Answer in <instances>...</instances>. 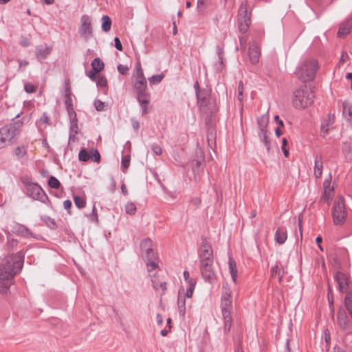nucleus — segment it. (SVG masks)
Returning <instances> with one entry per match:
<instances>
[{
    "mask_svg": "<svg viewBox=\"0 0 352 352\" xmlns=\"http://www.w3.org/2000/svg\"><path fill=\"white\" fill-rule=\"evenodd\" d=\"M27 194L35 200H38L43 204L50 201L49 197L42 188L37 184L29 183L26 185Z\"/></svg>",
    "mask_w": 352,
    "mask_h": 352,
    "instance_id": "obj_7",
    "label": "nucleus"
},
{
    "mask_svg": "<svg viewBox=\"0 0 352 352\" xmlns=\"http://www.w3.org/2000/svg\"><path fill=\"white\" fill-rule=\"evenodd\" d=\"M138 100L142 110H147L148 104L151 100V95L146 91L137 93Z\"/></svg>",
    "mask_w": 352,
    "mask_h": 352,
    "instance_id": "obj_20",
    "label": "nucleus"
},
{
    "mask_svg": "<svg viewBox=\"0 0 352 352\" xmlns=\"http://www.w3.org/2000/svg\"><path fill=\"white\" fill-rule=\"evenodd\" d=\"M199 260H212L213 259V250H199L198 252Z\"/></svg>",
    "mask_w": 352,
    "mask_h": 352,
    "instance_id": "obj_36",
    "label": "nucleus"
},
{
    "mask_svg": "<svg viewBox=\"0 0 352 352\" xmlns=\"http://www.w3.org/2000/svg\"><path fill=\"white\" fill-rule=\"evenodd\" d=\"M132 127L135 131H138L140 129V122L135 118H132L131 119Z\"/></svg>",
    "mask_w": 352,
    "mask_h": 352,
    "instance_id": "obj_64",
    "label": "nucleus"
},
{
    "mask_svg": "<svg viewBox=\"0 0 352 352\" xmlns=\"http://www.w3.org/2000/svg\"><path fill=\"white\" fill-rule=\"evenodd\" d=\"M94 106L96 108V110H102L105 108H107V105L105 104V102H102L100 100H96L94 101Z\"/></svg>",
    "mask_w": 352,
    "mask_h": 352,
    "instance_id": "obj_50",
    "label": "nucleus"
},
{
    "mask_svg": "<svg viewBox=\"0 0 352 352\" xmlns=\"http://www.w3.org/2000/svg\"><path fill=\"white\" fill-rule=\"evenodd\" d=\"M12 232L23 236H32V234L30 230L27 227L21 224H16Z\"/></svg>",
    "mask_w": 352,
    "mask_h": 352,
    "instance_id": "obj_30",
    "label": "nucleus"
},
{
    "mask_svg": "<svg viewBox=\"0 0 352 352\" xmlns=\"http://www.w3.org/2000/svg\"><path fill=\"white\" fill-rule=\"evenodd\" d=\"M137 78H145L140 62L137 63Z\"/></svg>",
    "mask_w": 352,
    "mask_h": 352,
    "instance_id": "obj_58",
    "label": "nucleus"
},
{
    "mask_svg": "<svg viewBox=\"0 0 352 352\" xmlns=\"http://www.w3.org/2000/svg\"><path fill=\"white\" fill-rule=\"evenodd\" d=\"M232 300L231 292L229 289H226V291L223 292L221 296V300Z\"/></svg>",
    "mask_w": 352,
    "mask_h": 352,
    "instance_id": "obj_57",
    "label": "nucleus"
},
{
    "mask_svg": "<svg viewBox=\"0 0 352 352\" xmlns=\"http://www.w3.org/2000/svg\"><path fill=\"white\" fill-rule=\"evenodd\" d=\"M323 170V160L321 155H316L314 160V176L318 179L321 177Z\"/></svg>",
    "mask_w": 352,
    "mask_h": 352,
    "instance_id": "obj_25",
    "label": "nucleus"
},
{
    "mask_svg": "<svg viewBox=\"0 0 352 352\" xmlns=\"http://www.w3.org/2000/svg\"><path fill=\"white\" fill-rule=\"evenodd\" d=\"M48 185L50 188L58 189L60 187V183L54 176H50L48 179Z\"/></svg>",
    "mask_w": 352,
    "mask_h": 352,
    "instance_id": "obj_41",
    "label": "nucleus"
},
{
    "mask_svg": "<svg viewBox=\"0 0 352 352\" xmlns=\"http://www.w3.org/2000/svg\"><path fill=\"white\" fill-rule=\"evenodd\" d=\"M352 29V16L343 21L339 28L338 36L342 37L348 34Z\"/></svg>",
    "mask_w": 352,
    "mask_h": 352,
    "instance_id": "obj_19",
    "label": "nucleus"
},
{
    "mask_svg": "<svg viewBox=\"0 0 352 352\" xmlns=\"http://www.w3.org/2000/svg\"><path fill=\"white\" fill-rule=\"evenodd\" d=\"M90 159L94 162H99L100 161V155L97 149L90 150Z\"/></svg>",
    "mask_w": 352,
    "mask_h": 352,
    "instance_id": "obj_48",
    "label": "nucleus"
},
{
    "mask_svg": "<svg viewBox=\"0 0 352 352\" xmlns=\"http://www.w3.org/2000/svg\"><path fill=\"white\" fill-rule=\"evenodd\" d=\"M205 162V157L204 151L201 148H197L195 151V158L192 161L193 163V172L195 175H199L203 170V164Z\"/></svg>",
    "mask_w": 352,
    "mask_h": 352,
    "instance_id": "obj_16",
    "label": "nucleus"
},
{
    "mask_svg": "<svg viewBox=\"0 0 352 352\" xmlns=\"http://www.w3.org/2000/svg\"><path fill=\"white\" fill-rule=\"evenodd\" d=\"M111 20L107 15H104L102 17V29L104 32H107L111 30Z\"/></svg>",
    "mask_w": 352,
    "mask_h": 352,
    "instance_id": "obj_38",
    "label": "nucleus"
},
{
    "mask_svg": "<svg viewBox=\"0 0 352 352\" xmlns=\"http://www.w3.org/2000/svg\"><path fill=\"white\" fill-rule=\"evenodd\" d=\"M75 99V96L72 94L69 80L66 79L65 80L64 89V103L66 110H74V100Z\"/></svg>",
    "mask_w": 352,
    "mask_h": 352,
    "instance_id": "obj_15",
    "label": "nucleus"
},
{
    "mask_svg": "<svg viewBox=\"0 0 352 352\" xmlns=\"http://www.w3.org/2000/svg\"><path fill=\"white\" fill-rule=\"evenodd\" d=\"M151 276H153L151 279L152 285L155 291L159 290L160 289H162V296L165 294V292L167 289V283L164 280H160L158 277L155 276V274L151 275Z\"/></svg>",
    "mask_w": 352,
    "mask_h": 352,
    "instance_id": "obj_22",
    "label": "nucleus"
},
{
    "mask_svg": "<svg viewBox=\"0 0 352 352\" xmlns=\"http://www.w3.org/2000/svg\"><path fill=\"white\" fill-rule=\"evenodd\" d=\"M15 153L19 157H23L25 154V148L23 146H22V147L18 146L15 150Z\"/></svg>",
    "mask_w": 352,
    "mask_h": 352,
    "instance_id": "obj_60",
    "label": "nucleus"
},
{
    "mask_svg": "<svg viewBox=\"0 0 352 352\" xmlns=\"http://www.w3.org/2000/svg\"><path fill=\"white\" fill-rule=\"evenodd\" d=\"M78 159L82 162H87L90 159V153H89L85 148L81 149L78 154Z\"/></svg>",
    "mask_w": 352,
    "mask_h": 352,
    "instance_id": "obj_44",
    "label": "nucleus"
},
{
    "mask_svg": "<svg viewBox=\"0 0 352 352\" xmlns=\"http://www.w3.org/2000/svg\"><path fill=\"white\" fill-rule=\"evenodd\" d=\"M69 118L70 120L69 131L75 133L78 132V118L76 111H68Z\"/></svg>",
    "mask_w": 352,
    "mask_h": 352,
    "instance_id": "obj_28",
    "label": "nucleus"
},
{
    "mask_svg": "<svg viewBox=\"0 0 352 352\" xmlns=\"http://www.w3.org/2000/svg\"><path fill=\"white\" fill-rule=\"evenodd\" d=\"M334 123V113H329L325 116L322 117L321 120L320 135L324 138L329 133V130L335 128Z\"/></svg>",
    "mask_w": 352,
    "mask_h": 352,
    "instance_id": "obj_12",
    "label": "nucleus"
},
{
    "mask_svg": "<svg viewBox=\"0 0 352 352\" xmlns=\"http://www.w3.org/2000/svg\"><path fill=\"white\" fill-rule=\"evenodd\" d=\"M270 133L268 131L258 132V137L261 142L263 144L268 153L270 152L272 147L271 140L269 137Z\"/></svg>",
    "mask_w": 352,
    "mask_h": 352,
    "instance_id": "obj_24",
    "label": "nucleus"
},
{
    "mask_svg": "<svg viewBox=\"0 0 352 352\" xmlns=\"http://www.w3.org/2000/svg\"><path fill=\"white\" fill-rule=\"evenodd\" d=\"M342 149L346 157L352 160V144L349 142H344L342 144Z\"/></svg>",
    "mask_w": 352,
    "mask_h": 352,
    "instance_id": "obj_35",
    "label": "nucleus"
},
{
    "mask_svg": "<svg viewBox=\"0 0 352 352\" xmlns=\"http://www.w3.org/2000/svg\"><path fill=\"white\" fill-rule=\"evenodd\" d=\"M221 308L224 320L223 331L225 333H228L230 331L232 326L231 312L232 310V301L228 300H221Z\"/></svg>",
    "mask_w": 352,
    "mask_h": 352,
    "instance_id": "obj_8",
    "label": "nucleus"
},
{
    "mask_svg": "<svg viewBox=\"0 0 352 352\" xmlns=\"http://www.w3.org/2000/svg\"><path fill=\"white\" fill-rule=\"evenodd\" d=\"M331 181L326 179L323 183L324 192L322 199L328 204L330 202L333 192V188L330 186Z\"/></svg>",
    "mask_w": 352,
    "mask_h": 352,
    "instance_id": "obj_21",
    "label": "nucleus"
},
{
    "mask_svg": "<svg viewBox=\"0 0 352 352\" xmlns=\"http://www.w3.org/2000/svg\"><path fill=\"white\" fill-rule=\"evenodd\" d=\"M91 68L95 72H100L102 70L104 69V63L100 60V58H95L91 63Z\"/></svg>",
    "mask_w": 352,
    "mask_h": 352,
    "instance_id": "obj_34",
    "label": "nucleus"
},
{
    "mask_svg": "<svg viewBox=\"0 0 352 352\" xmlns=\"http://www.w3.org/2000/svg\"><path fill=\"white\" fill-rule=\"evenodd\" d=\"M78 32L84 40L88 41L91 38L93 32L89 16L84 14L81 16Z\"/></svg>",
    "mask_w": 352,
    "mask_h": 352,
    "instance_id": "obj_11",
    "label": "nucleus"
},
{
    "mask_svg": "<svg viewBox=\"0 0 352 352\" xmlns=\"http://www.w3.org/2000/svg\"><path fill=\"white\" fill-rule=\"evenodd\" d=\"M96 82L97 86L100 87H106L107 85V80L104 76L100 74H98Z\"/></svg>",
    "mask_w": 352,
    "mask_h": 352,
    "instance_id": "obj_46",
    "label": "nucleus"
},
{
    "mask_svg": "<svg viewBox=\"0 0 352 352\" xmlns=\"http://www.w3.org/2000/svg\"><path fill=\"white\" fill-rule=\"evenodd\" d=\"M342 116L346 118V121L351 124L352 123V111H342Z\"/></svg>",
    "mask_w": 352,
    "mask_h": 352,
    "instance_id": "obj_59",
    "label": "nucleus"
},
{
    "mask_svg": "<svg viewBox=\"0 0 352 352\" xmlns=\"http://www.w3.org/2000/svg\"><path fill=\"white\" fill-rule=\"evenodd\" d=\"M338 324L343 331L351 330V322L344 310L340 309L337 314Z\"/></svg>",
    "mask_w": 352,
    "mask_h": 352,
    "instance_id": "obj_18",
    "label": "nucleus"
},
{
    "mask_svg": "<svg viewBox=\"0 0 352 352\" xmlns=\"http://www.w3.org/2000/svg\"><path fill=\"white\" fill-rule=\"evenodd\" d=\"M270 273L272 278H275L277 275L279 283L282 282V279L285 274L284 269L280 268L277 265H276L271 267Z\"/></svg>",
    "mask_w": 352,
    "mask_h": 352,
    "instance_id": "obj_32",
    "label": "nucleus"
},
{
    "mask_svg": "<svg viewBox=\"0 0 352 352\" xmlns=\"http://www.w3.org/2000/svg\"><path fill=\"white\" fill-rule=\"evenodd\" d=\"M335 279L338 285V289L341 293L349 292L350 279L346 274L338 271L335 275Z\"/></svg>",
    "mask_w": 352,
    "mask_h": 352,
    "instance_id": "obj_14",
    "label": "nucleus"
},
{
    "mask_svg": "<svg viewBox=\"0 0 352 352\" xmlns=\"http://www.w3.org/2000/svg\"><path fill=\"white\" fill-rule=\"evenodd\" d=\"M243 89H244L243 83L242 81H240L239 82V85H238V94H237V98L240 102H241L243 100Z\"/></svg>",
    "mask_w": 352,
    "mask_h": 352,
    "instance_id": "obj_51",
    "label": "nucleus"
},
{
    "mask_svg": "<svg viewBox=\"0 0 352 352\" xmlns=\"http://www.w3.org/2000/svg\"><path fill=\"white\" fill-rule=\"evenodd\" d=\"M212 250L211 244L206 238H201V243L199 250Z\"/></svg>",
    "mask_w": 352,
    "mask_h": 352,
    "instance_id": "obj_47",
    "label": "nucleus"
},
{
    "mask_svg": "<svg viewBox=\"0 0 352 352\" xmlns=\"http://www.w3.org/2000/svg\"><path fill=\"white\" fill-rule=\"evenodd\" d=\"M25 254L22 251L6 256L0 263V279H12L23 265Z\"/></svg>",
    "mask_w": 352,
    "mask_h": 352,
    "instance_id": "obj_1",
    "label": "nucleus"
},
{
    "mask_svg": "<svg viewBox=\"0 0 352 352\" xmlns=\"http://www.w3.org/2000/svg\"><path fill=\"white\" fill-rule=\"evenodd\" d=\"M142 256L143 259L146 263V266L148 268V272L149 273L151 272L153 270H155L158 267V257L156 256L153 250H148L142 253Z\"/></svg>",
    "mask_w": 352,
    "mask_h": 352,
    "instance_id": "obj_13",
    "label": "nucleus"
},
{
    "mask_svg": "<svg viewBox=\"0 0 352 352\" xmlns=\"http://www.w3.org/2000/svg\"><path fill=\"white\" fill-rule=\"evenodd\" d=\"M217 54L219 56V60L220 65L223 67V50L221 47L217 46Z\"/></svg>",
    "mask_w": 352,
    "mask_h": 352,
    "instance_id": "obj_56",
    "label": "nucleus"
},
{
    "mask_svg": "<svg viewBox=\"0 0 352 352\" xmlns=\"http://www.w3.org/2000/svg\"><path fill=\"white\" fill-rule=\"evenodd\" d=\"M333 221L335 225L343 224L346 220V211L345 210L344 200L342 197L334 202L332 208Z\"/></svg>",
    "mask_w": 352,
    "mask_h": 352,
    "instance_id": "obj_5",
    "label": "nucleus"
},
{
    "mask_svg": "<svg viewBox=\"0 0 352 352\" xmlns=\"http://www.w3.org/2000/svg\"><path fill=\"white\" fill-rule=\"evenodd\" d=\"M23 122L17 120L14 123L7 124L0 129V148L10 144L19 135Z\"/></svg>",
    "mask_w": 352,
    "mask_h": 352,
    "instance_id": "obj_4",
    "label": "nucleus"
},
{
    "mask_svg": "<svg viewBox=\"0 0 352 352\" xmlns=\"http://www.w3.org/2000/svg\"><path fill=\"white\" fill-rule=\"evenodd\" d=\"M261 52L260 48L256 41L250 43L248 49V56L252 64L256 65L259 61Z\"/></svg>",
    "mask_w": 352,
    "mask_h": 352,
    "instance_id": "obj_17",
    "label": "nucleus"
},
{
    "mask_svg": "<svg viewBox=\"0 0 352 352\" xmlns=\"http://www.w3.org/2000/svg\"><path fill=\"white\" fill-rule=\"evenodd\" d=\"M39 122L43 123V124H47V125H50L51 124V123H50V118L47 116V114L46 113H43V114L42 115V116L39 119Z\"/></svg>",
    "mask_w": 352,
    "mask_h": 352,
    "instance_id": "obj_55",
    "label": "nucleus"
},
{
    "mask_svg": "<svg viewBox=\"0 0 352 352\" xmlns=\"http://www.w3.org/2000/svg\"><path fill=\"white\" fill-rule=\"evenodd\" d=\"M197 104L200 109H207L210 110L214 107V100L211 98L210 91L204 89L203 91H199L197 93Z\"/></svg>",
    "mask_w": 352,
    "mask_h": 352,
    "instance_id": "obj_9",
    "label": "nucleus"
},
{
    "mask_svg": "<svg viewBox=\"0 0 352 352\" xmlns=\"http://www.w3.org/2000/svg\"><path fill=\"white\" fill-rule=\"evenodd\" d=\"M11 279H0V293L6 294L11 285Z\"/></svg>",
    "mask_w": 352,
    "mask_h": 352,
    "instance_id": "obj_37",
    "label": "nucleus"
},
{
    "mask_svg": "<svg viewBox=\"0 0 352 352\" xmlns=\"http://www.w3.org/2000/svg\"><path fill=\"white\" fill-rule=\"evenodd\" d=\"M133 86L137 93L146 91L147 88L146 78H136Z\"/></svg>",
    "mask_w": 352,
    "mask_h": 352,
    "instance_id": "obj_29",
    "label": "nucleus"
},
{
    "mask_svg": "<svg viewBox=\"0 0 352 352\" xmlns=\"http://www.w3.org/2000/svg\"><path fill=\"white\" fill-rule=\"evenodd\" d=\"M287 143H288V142H287V140L286 138H283L282 140L281 149H282L283 153L284 154V156L285 157H289V150L286 148V146H287Z\"/></svg>",
    "mask_w": 352,
    "mask_h": 352,
    "instance_id": "obj_52",
    "label": "nucleus"
},
{
    "mask_svg": "<svg viewBox=\"0 0 352 352\" xmlns=\"http://www.w3.org/2000/svg\"><path fill=\"white\" fill-rule=\"evenodd\" d=\"M130 160L131 157L129 155L122 156V166L124 168V170L127 169L130 166Z\"/></svg>",
    "mask_w": 352,
    "mask_h": 352,
    "instance_id": "obj_49",
    "label": "nucleus"
},
{
    "mask_svg": "<svg viewBox=\"0 0 352 352\" xmlns=\"http://www.w3.org/2000/svg\"><path fill=\"white\" fill-rule=\"evenodd\" d=\"M72 201L69 199L63 201V206L65 210L67 211V214H71L72 212L70 211V208L72 207Z\"/></svg>",
    "mask_w": 352,
    "mask_h": 352,
    "instance_id": "obj_62",
    "label": "nucleus"
},
{
    "mask_svg": "<svg viewBox=\"0 0 352 352\" xmlns=\"http://www.w3.org/2000/svg\"><path fill=\"white\" fill-rule=\"evenodd\" d=\"M250 24V16L248 14L246 3H242L239 10L238 28L241 33H245Z\"/></svg>",
    "mask_w": 352,
    "mask_h": 352,
    "instance_id": "obj_10",
    "label": "nucleus"
},
{
    "mask_svg": "<svg viewBox=\"0 0 352 352\" xmlns=\"http://www.w3.org/2000/svg\"><path fill=\"white\" fill-rule=\"evenodd\" d=\"M24 89L27 93H34L36 89V87L30 82H27L25 84Z\"/></svg>",
    "mask_w": 352,
    "mask_h": 352,
    "instance_id": "obj_54",
    "label": "nucleus"
},
{
    "mask_svg": "<svg viewBox=\"0 0 352 352\" xmlns=\"http://www.w3.org/2000/svg\"><path fill=\"white\" fill-rule=\"evenodd\" d=\"M51 50L52 48L46 45L38 46L36 50L37 59L41 62L51 53Z\"/></svg>",
    "mask_w": 352,
    "mask_h": 352,
    "instance_id": "obj_23",
    "label": "nucleus"
},
{
    "mask_svg": "<svg viewBox=\"0 0 352 352\" xmlns=\"http://www.w3.org/2000/svg\"><path fill=\"white\" fill-rule=\"evenodd\" d=\"M318 69V64L315 59H307L301 61L296 70L297 78L306 82L314 79Z\"/></svg>",
    "mask_w": 352,
    "mask_h": 352,
    "instance_id": "obj_3",
    "label": "nucleus"
},
{
    "mask_svg": "<svg viewBox=\"0 0 352 352\" xmlns=\"http://www.w3.org/2000/svg\"><path fill=\"white\" fill-rule=\"evenodd\" d=\"M213 261L214 259L199 261V270L201 276L205 281H208L210 283H212L216 280Z\"/></svg>",
    "mask_w": 352,
    "mask_h": 352,
    "instance_id": "obj_6",
    "label": "nucleus"
},
{
    "mask_svg": "<svg viewBox=\"0 0 352 352\" xmlns=\"http://www.w3.org/2000/svg\"><path fill=\"white\" fill-rule=\"evenodd\" d=\"M186 294L184 296H182L179 292L178 299H177V306L179 315L182 316H184L186 314Z\"/></svg>",
    "mask_w": 352,
    "mask_h": 352,
    "instance_id": "obj_31",
    "label": "nucleus"
},
{
    "mask_svg": "<svg viewBox=\"0 0 352 352\" xmlns=\"http://www.w3.org/2000/svg\"><path fill=\"white\" fill-rule=\"evenodd\" d=\"M206 113L205 122L206 125L211 126L215 120L214 111H205Z\"/></svg>",
    "mask_w": 352,
    "mask_h": 352,
    "instance_id": "obj_40",
    "label": "nucleus"
},
{
    "mask_svg": "<svg viewBox=\"0 0 352 352\" xmlns=\"http://www.w3.org/2000/svg\"><path fill=\"white\" fill-rule=\"evenodd\" d=\"M228 265H229V270H234V269H236V262L234 261V259L230 256L229 257V259H228Z\"/></svg>",
    "mask_w": 352,
    "mask_h": 352,
    "instance_id": "obj_63",
    "label": "nucleus"
},
{
    "mask_svg": "<svg viewBox=\"0 0 352 352\" xmlns=\"http://www.w3.org/2000/svg\"><path fill=\"white\" fill-rule=\"evenodd\" d=\"M118 70L121 74L126 75L129 70V67L126 65L120 64L118 65Z\"/></svg>",
    "mask_w": 352,
    "mask_h": 352,
    "instance_id": "obj_61",
    "label": "nucleus"
},
{
    "mask_svg": "<svg viewBox=\"0 0 352 352\" xmlns=\"http://www.w3.org/2000/svg\"><path fill=\"white\" fill-rule=\"evenodd\" d=\"M185 281L188 285V287L186 291V296L188 298H191L197 284L196 280L190 277L188 280Z\"/></svg>",
    "mask_w": 352,
    "mask_h": 352,
    "instance_id": "obj_33",
    "label": "nucleus"
},
{
    "mask_svg": "<svg viewBox=\"0 0 352 352\" xmlns=\"http://www.w3.org/2000/svg\"><path fill=\"white\" fill-rule=\"evenodd\" d=\"M287 238V230L285 228H278L275 233V240L278 244H283Z\"/></svg>",
    "mask_w": 352,
    "mask_h": 352,
    "instance_id": "obj_27",
    "label": "nucleus"
},
{
    "mask_svg": "<svg viewBox=\"0 0 352 352\" xmlns=\"http://www.w3.org/2000/svg\"><path fill=\"white\" fill-rule=\"evenodd\" d=\"M152 245H153V241L149 238H146V239L142 240L140 243V248H141L142 253L153 250Z\"/></svg>",
    "mask_w": 352,
    "mask_h": 352,
    "instance_id": "obj_39",
    "label": "nucleus"
},
{
    "mask_svg": "<svg viewBox=\"0 0 352 352\" xmlns=\"http://www.w3.org/2000/svg\"><path fill=\"white\" fill-rule=\"evenodd\" d=\"M314 98V94L311 87L307 85H302L294 91L292 104L296 109H306L313 103Z\"/></svg>",
    "mask_w": 352,
    "mask_h": 352,
    "instance_id": "obj_2",
    "label": "nucleus"
},
{
    "mask_svg": "<svg viewBox=\"0 0 352 352\" xmlns=\"http://www.w3.org/2000/svg\"><path fill=\"white\" fill-rule=\"evenodd\" d=\"M269 124V115L268 111L263 116L257 118V124L258 127V131H267V127Z\"/></svg>",
    "mask_w": 352,
    "mask_h": 352,
    "instance_id": "obj_26",
    "label": "nucleus"
},
{
    "mask_svg": "<svg viewBox=\"0 0 352 352\" xmlns=\"http://www.w3.org/2000/svg\"><path fill=\"white\" fill-rule=\"evenodd\" d=\"M164 78V75L163 74L153 75L148 78V81L151 84L155 85L160 83L163 80Z\"/></svg>",
    "mask_w": 352,
    "mask_h": 352,
    "instance_id": "obj_45",
    "label": "nucleus"
},
{
    "mask_svg": "<svg viewBox=\"0 0 352 352\" xmlns=\"http://www.w3.org/2000/svg\"><path fill=\"white\" fill-rule=\"evenodd\" d=\"M151 150L157 155H160L162 153V149L161 146L158 144H156V143H154L152 144Z\"/></svg>",
    "mask_w": 352,
    "mask_h": 352,
    "instance_id": "obj_53",
    "label": "nucleus"
},
{
    "mask_svg": "<svg viewBox=\"0 0 352 352\" xmlns=\"http://www.w3.org/2000/svg\"><path fill=\"white\" fill-rule=\"evenodd\" d=\"M74 201L76 207L80 209L85 208L86 206L85 199L80 196H75L74 197Z\"/></svg>",
    "mask_w": 352,
    "mask_h": 352,
    "instance_id": "obj_43",
    "label": "nucleus"
},
{
    "mask_svg": "<svg viewBox=\"0 0 352 352\" xmlns=\"http://www.w3.org/2000/svg\"><path fill=\"white\" fill-rule=\"evenodd\" d=\"M137 208L136 206L132 202H128L125 205V211L126 213L129 215H133L136 212Z\"/></svg>",
    "mask_w": 352,
    "mask_h": 352,
    "instance_id": "obj_42",
    "label": "nucleus"
}]
</instances>
